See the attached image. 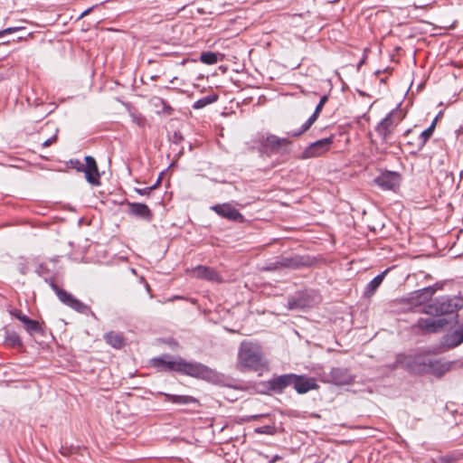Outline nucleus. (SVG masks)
<instances>
[{
    "mask_svg": "<svg viewBox=\"0 0 463 463\" xmlns=\"http://www.w3.org/2000/svg\"><path fill=\"white\" fill-rule=\"evenodd\" d=\"M153 365L162 372H175L207 382H214L219 378L215 370L199 362L186 361L180 356L164 355L154 358Z\"/></svg>",
    "mask_w": 463,
    "mask_h": 463,
    "instance_id": "f257e3e1",
    "label": "nucleus"
},
{
    "mask_svg": "<svg viewBox=\"0 0 463 463\" xmlns=\"http://www.w3.org/2000/svg\"><path fill=\"white\" fill-rule=\"evenodd\" d=\"M56 263V259L41 263L37 268L36 271L39 274V276L43 277L44 280L50 285V287L55 292L57 298L62 304L77 311L78 313L88 314L89 312H90V308L89 306L82 303L80 300L73 297L68 291L60 288L54 283L52 279V274L57 271Z\"/></svg>",
    "mask_w": 463,
    "mask_h": 463,
    "instance_id": "f03ea898",
    "label": "nucleus"
},
{
    "mask_svg": "<svg viewBox=\"0 0 463 463\" xmlns=\"http://www.w3.org/2000/svg\"><path fill=\"white\" fill-rule=\"evenodd\" d=\"M261 346L258 343L242 341L238 351V367L241 372H259L267 368Z\"/></svg>",
    "mask_w": 463,
    "mask_h": 463,
    "instance_id": "7ed1b4c3",
    "label": "nucleus"
},
{
    "mask_svg": "<svg viewBox=\"0 0 463 463\" xmlns=\"http://www.w3.org/2000/svg\"><path fill=\"white\" fill-rule=\"evenodd\" d=\"M463 307V299L458 297L442 296L423 307V312L431 316L452 314Z\"/></svg>",
    "mask_w": 463,
    "mask_h": 463,
    "instance_id": "20e7f679",
    "label": "nucleus"
},
{
    "mask_svg": "<svg viewBox=\"0 0 463 463\" xmlns=\"http://www.w3.org/2000/svg\"><path fill=\"white\" fill-rule=\"evenodd\" d=\"M430 356L427 354H399L396 364L412 373H426Z\"/></svg>",
    "mask_w": 463,
    "mask_h": 463,
    "instance_id": "39448f33",
    "label": "nucleus"
},
{
    "mask_svg": "<svg viewBox=\"0 0 463 463\" xmlns=\"http://www.w3.org/2000/svg\"><path fill=\"white\" fill-rule=\"evenodd\" d=\"M402 118V112L398 109H395L391 110L386 117L378 123L375 131L383 141H387Z\"/></svg>",
    "mask_w": 463,
    "mask_h": 463,
    "instance_id": "423d86ee",
    "label": "nucleus"
},
{
    "mask_svg": "<svg viewBox=\"0 0 463 463\" xmlns=\"http://www.w3.org/2000/svg\"><path fill=\"white\" fill-rule=\"evenodd\" d=\"M316 302L315 296L312 291H299L288 300V308L289 310H302L312 307Z\"/></svg>",
    "mask_w": 463,
    "mask_h": 463,
    "instance_id": "0eeeda50",
    "label": "nucleus"
},
{
    "mask_svg": "<svg viewBox=\"0 0 463 463\" xmlns=\"http://www.w3.org/2000/svg\"><path fill=\"white\" fill-rule=\"evenodd\" d=\"M458 363L456 361H448L443 358H433L430 356L428 363L426 373L432 374L436 377H441L448 372L451 371Z\"/></svg>",
    "mask_w": 463,
    "mask_h": 463,
    "instance_id": "6e6552de",
    "label": "nucleus"
},
{
    "mask_svg": "<svg viewBox=\"0 0 463 463\" xmlns=\"http://www.w3.org/2000/svg\"><path fill=\"white\" fill-rule=\"evenodd\" d=\"M294 373H286L279 376H274L267 382V388L274 393L279 394L283 391L293 386Z\"/></svg>",
    "mask_w": 463,
    "mask_h": 463,
    "instance_id": "1a4fd4ad",
    "label": "nucleus"
},
{
    "mask_svg": "<svg viewBox=\"0 0 463 463\" xmlns=\"http://www.w3.org/2000/svg\"><path fill=\"white\" fill-rule=\"evenodd\" d=\"M210 209L215 212L219 216L229 221L241 222L243 220V216L240 212L229 203L214 204L212 205Z\"/></svg>",
    "mask_w": 463,
    "mask_h": 463,
    "instance_id": "9d476101",
    "label": "nucleus"
},
{
    "mask_svg": "<svg viewBox=\"0 0 463 463\" xmlns=\"http://www.w3.org/2000/svg\"><path fill=\"white\" fill-rule=\"evenodd\" d=\"M327 100H328L327 95L322 96L320 98V100H319L318 104L317 105L313 114L307 119V121L300 127L299 129L291 131L288 133V135L291 137H298V136L302 135L303 133H305L306 131H307L310 128V127L317 119L320 112L322 111L324 105L326 103Z\"/></svg>",
    "mask_w": 463,
    "mask_h": 463,
    "instance_id": "9b49d317",
    "label": "nucleus"
},
{
    "mask_svg": "<svg viewBox=\"0 0 463 463\" xmlns=\"http://www.w3.org/2000/svg\"><path fill=\"white\" fill-rule=\"evenodd\" d=\"M375 184L384 190H392L400 184L401 176L398 173L385 171L375 178Z\"/></svg>",
    "mask_w": 463,
    "mask_h": 463,
    "instance_id": "f8f14e48",
    "label": "nucleus"
},
{
    "mask_svg": "<svg viewBox=\"0 0 463 463\" xmlns=\"http://www.w3.org/2000/svg\"><path fill=\"white\" fill-rule=\"evenodd\" d=\"M289 144L287 138H280L275 135H269L262 142V147L269 149L271 153L285 154L288 152L287 146Z\"/></svg>",
    "mask_w": 463,
    "mask_h": 463,
    "instance_id": "ddd939ff",
    "label": "nucleus"
},
{
    "mask_svg": "<svg viewBox=\"0 0 463 463\" xmlns=\"http://www.w3.org/2000/svg\"><path fill=\"white\" fill-rule=\"evenodd\" d=\"M293 388L298 393L304 394L311 390L317 389L318 385L315 378L294 373Z\"/></svg>",
    "mask_w": 463,
    "mask_h": 463,
    "instance_id": "4468645a",
    "label": "nucleus"
},
{
    "mask_svg": "<svg viewBox=\"0 0 463 463\" xmlns=\"http://www.w3.org/2000/svg\"><path fill=\"white\" fill-rule=\"evenodd\" d=\"M327 382L336 385H347L353 382V377L345 368H332L326 376Z\"/></svg>",
    "mask_w": 463,
    "mask_h": 463,
    "instance_id": "2eb2a0df",
    "label": "nucleus"
},
{
    "mask_svg": "<svg viewBox=\"0 0 463 463\" xmlns=\"http://www.w3.org/2000/svg\"><path fill=\"white\" fill-rule=\"evenodd\" d=\"M85 162L86 165L82 171L85 173L86 180L92 185H99L100 176L95 159L88 156L85 157Z\"/></svg>",
    "mask_w": 463,
    "mask_h": 463,
    "instance_id": "dca6fc26",
    "label": "nucleus"
},
{
    "mask_svg": "<svg viewBox=\"0 0 463 463\" xmlns=\"http://www.w3.org/2000/svg\"><path fill=\"white\" fill-rule=\"evenodd\" d=\"M12 314L24 324L25 330L30 335L43 334V330L37 320L29 318L19 310H14Z\"/></svg>",
    "mask_w": 463,
    "mask_h": 463,
    "instance_id": "f3484780",
    "label": "nucleus"
},
{
    "mask_svg": "<svg viewBox=\"0 0 463 463\" xmlns=\"http://www.w3.org/2000/svg\"><path fill=\"white\" fill-rule=\"evenodd\" d=\"M436 288L433 286L425 287L410 294V301L414 305H421L430 300L435 294Z\"/></svg>",
    "mask_w": 463,
    "mask_h": 463,
    "instance_id": "a211bd4d",
    "label": "nucleus"
},
{
    "mask_svg": "<svg viewBox=\"0 0 463 463\" xmlns=\"http://www.w3.org/2000/svg\"><path fill=\"white\" fill-rule=\"evenodd\" d=\"M445 322L443 318H420L417 322V326L421 330L435 333L444 326Z\"/></svg>",
    "mask_w": 463,
    "mask_h": 463,
    "instance_id": "6ab92c4d",
    "label": "nucleus"
},
{
    "mask_svg": "<svg viewBox=\"0 0 463 463\" xmlns=\"http://www.w3.org/2000/svg\"><path fill=\"white\" fill-rule=\"evenodd\" d=\"M129 213L146 221L152 219V213L148 206L141 203H128Z\"/></svg>",
    "mask_w": 463,
    "mask_h": 463,
    "instance_id": "aec40b11",
    "label": "nucleus"
},
{
    "mask_svg": "<svg viewBox=\"0 0 463 463\" xmlns=\"http://www.w3.org/2000/svg\"><path fill=\"white\" fill-rule=\"evenodd\" d=\"M444 345L448 348H454L463 343V324L453 332L444 336Z\"/></svg>",
    "mask_w": 463,
    "mask_h": 463,
    "instance_id": "412c9836",
    "label": "nucleus"
},
{
    "mask_svg": "<svg viewBox=\"0 0 463 463\" xmlns=\"http://www.w3.org/2000/svg\"><path fill=\"white\" fill-rule=\"evenodd\" d=\"M305 265L303 258L298 255L279 257V266L281 269H298Z\"/></svg>",
    "mask_w": 463,
    "mask_h": 463,
    "instance_id": "4be33fe9",
    "label": "nucleus"
},
{
    "mask_svg": "<svg viewBox=\"0 0 463 463\" xmlns=\"http://www.w3.org/2000/svg\"><path fill=\"white\" fill-rule=\"evenodd\" d=\"M194 276L209 281H221L220 275L212 268L198 266L194 269Z\"/></svg>",
    "mask_w": 463,
    "mask_h": 463,
    "instance_id": "5701e85b",
    "label": "nucleus"
},
{
    "mask_svg": "<svg viewBox=\"0 0 463 463\" xmlns=\"http://www.w3.org/2000/svg\"><path fill=\"white\" fill-rule=\"evenodd\" d=\"M332 137H326L319 139L314 142L308 148V153L312 156H317L324 153L325 151L329 149L330 145L332 144Z\"/></svg>",
    "mask_w": 463,
    "mask_h": 463,
    "instance_id": "b1692460",
    "label": "nucleus"
},
{
    "mask_svg": "<svg viewBox=\"0 0 463 463\" xmlns=\"http://www.w3.org/2000/svg\"><path fill=\"white\" fill-rule=\"evenodd\" d=\"M389 272V269H386L385 270H383V272H381L379 275H377L376 277H374L365 287V289H364V295L366 297H371L373 296L375 291L377 290V288L380 287V285L382 284L383 279L385 278L386 274Z\"/></svg>",
    "mask_w": 463,
    "mask_h": 463,
    "instance_id": "393cba45",
    "label": "nucleus"
},
{
    "mask_svg": "<svg viewBox=\"0 0 463 463\" xmlns=\"http://www.w3.org/2000/svg\"><path fill=\"white\" fill-rule=\"evenodd\" d=\"M166 400L172 403L186 405L192 403H197L196 398L190 395H177V394H165Z\"/></svg>",
    "mask_w": 463,
    "mask_h": 463,
    "instance_id": "a878e982",
    "label": "nucleus"
},
{
    "mask_svg": "<svg viewBox=\"0 0 463 463\" xmlns=\"http://www.w3.org/2000/svg\"><path fill=\"white\" fill-rule=\"evenodd\" d=\"M104 339L108 345L117 349H120L125 344L123 336L113 331L106 333L104 335Z\"/></svg>",
    "mask_w": 463,
    "mask_h": 463,
    "instance_id": "bb28decb",
    "label": "nucleus"
},
{
    "mask_svg": "<svg viewBox=\"0 0 463 463\" xmlns=\"http://www.w3.org/2000/svg\"><path fill=\"white\" fill-rule=\"evenodd\" d=\"M437 119L438 118H435L434 120L431 122L430 126L420 134V136H419V148L420 149L425 146L427 140L432 136L434 129L436 128Z\"/></svg>",
    "mask_w": 463,
    "mask_h": 463,
    "instance_id": "cd10ccee",
    "label": "nucleus"
},
{
    "mask_svg": "<svg viewBox=\"0 0 463 463\" xmlns=\"http://www.w3.org/2000/svg\"><path fill=\"white\" fill-rule=\"evenodd\" d=\"M217 99H218L217 95H208V96L203 97L202 99L196 100L193 104V109H201L206 107L207 105H210V104L215 102L217 100Z\"/></svg>",
    "mask_w": 463,
    "mask_h": 463,
    "instance_id": "c85d7f7f",
    "label": "nucleus"
},
{
    "mask_svg": "<svg viewBox=\"0 0 463 463\" xmlns=\"http://www.w3.org/2000/svg\"><path fill=\"white\" fill-rule=\"evenodd\" d=\"M200 60L205 64H215L218 61V54L213 52H203Z\"/></svg>",
    "mask_w": 463,
    "mask_h": 463,
    "instance_id": "c756f323",
    "label": "nucleus"
},
{
    "mask_svg": "<svg viewBox=\"0 0 463 463\" xmlns=\"http://www.w3.org/2000/svg\"><path fill=\"white\" fill-rule=\"evenodd\" d=\"M5 343L10 346H19L22 345L19 335L14 332L7 333Z\"/></svg>",
    "mask_w": 463,
    "mask_h": 463,
    "instance_id": "7c9ffc66",
    "label": "nucleus"
},
{
    "mask_svg": "<svg viewBox=\"0 0 463 463\" xmlns=\"http://www.w3.org/2000/svg\"><path fill=\"white\" fill-rule=\"evenodd\" d=\"M132 121L139 128H144L146 124V118L138 113H130Z\"/></svg>",
    "mask_w": 463,
    "mask_h": 463,
    "instance_id": "2f4dec72",
    "label": "nucleus"
},
{
    "mask_svg": "<svg viewBox=\"0 0 463 463\" xmlns=\"http://www.w3.org/2000/svg\"><path fill=\"white\" fill-rule=\"evenodd\" d=\"M280 269H281L280 266H279V258H277L273 261L267 262L265 264V266H263V268H262V269L266 270V271H274V270H278Z\"/></svg>",
    "mask_w": 463,
    "mask_h": 463,
    "instance_id": "473e14b6",
    "label": "nucleus"
},
{
    "mask_svg": "<svg viewBox=\"0 0 463 463\" xmlns=\"http://www.w3.org/2000/svg\"><path fill=\"white\" fill-rule=\"evenodd\" d=\"M22 30H24V26H14V27L5 28V29L0 31V38L5 35L11 34L13 33L20 32Z\"/></svg>",
    "mask_w": 463,
    "mask_h": 463,
    "instance_id": "72a5a7b5",
    "label": "nucleus"
},
{
    "mask_svg": "<svg viewBox=\"0 0 463 463\" xmlns=\"http://www.w3.org/2000/svg\"><path fill=\"white\" fill-rule=\"evenodd\" d=\"M255 432L259 434L272 435L274 433V428L269 425L258 427L255 429Z\"/></svg>",
    "mask_w": 463,
    "mask_h": 463,
    "instance_id": "f704fd0d",
    "label": "nucleus"
},
{
    "mask_svg": "<svg viewBox=\"0 0 463 463\" xmlns=\"http://www.w3.org/2000/svg\"><path fill=\"white\" fill-rule=\"evenodd\" d=\"M152 102L154 103L155 106L158 107L159 105L162 106L163 108V110L164 111H170L171 110V107L169 105H167L165 100L161 98H154L152 99Z\"/></svg>",
    "mask_w": 463,
    "mask_h": 463,
    "instance_id": "c9c22d12",
    "label": "nucleus"
},
{
    "mask_svg": "<svg viewBox=\"0 0 463 463\" xmlns=\"http://www.w3.org/2000/svg\"><path fill=\"white\" fill-rule=\"evenodd\" d=\"M433 463H458V460L455 457H440Z\"/></svg>",
    "mask_w": 463,
    "mask_h": 463,
    "instance_id": "e433bc0d",
    "label": "nucleus"
},
{
    "mask_svg": "<svg viewBox=\"0 0 463 463\" xmlns=\"http://www.w3.org/2000/svg\"><path fill=\"white\" fill-rule=\"evenodd\" d=\"M155 186L156 185L145 188H136L135 191L140 195H146L155 188Z\"/></svg>",
    "mask_w": 463,
    "mask_h": 463,
    "instance_id": "4c0bfd02",
    "label": "nucleus"
},
{
    "mask_svg": "<svg viewBox=\"0 0 463 463\" xmlns=\"http://www.w3.org/2000/svg\"><path fill=\"white\" fill-rule=\"evenodd\" d=\"M57 133H58V128L55 129V133H54V135L52 137H51L50 138L46 139L43 143V146L46 147V146H49L50 145H52V143H54L57 140Z\"/></svg>",
    "mask_w": 463,
    "mask_h": 463,
    "instance_id": "58836bf2",
    "label": "nucleus"
},
{
    "mask_svg": "<svg viewBox=\"0 0 463 463\" xmlns=\"http://www.w3.org/2000/svg\"><path fill=\"white\" fill-rule=\"evenodd\" d=\"M71 165H73V167L77 168L78 171H82L83 168H84V165L79 161V160H75V161H71Z\"/></svg>",
    "mask_w": 463,
    "mask_h": 463,
    "instance_id": "ea45409f",
    "label": "nucleus"
},
{
    "mask_svg": "<svg viewBox=\"0 0 463 463\" xmlns=\"http://www.w3.org/2000/svg\"><path fill=\"white\" fill-rule=\"evenodd\" d=\"M183 139L182 135L179 132H175L173 135V141L175 143H179Z\"/></svg>",
    "mask_w": 463,
    "mask_h": 463,
    "instance_id": "a19ab883",
    "label": "nucleus"
},
{
    "mask_svg": "<svg viewBox=\"0 0 463 463\" xmlns=\"http://www.w3.org/2000/svg\"><path fill=\"white\" fill-rule=\"evenodd\" d=\"M91 10H92V7H90V8H89V9L85 10L84 12H82V13H81V14L80 15V18H81V17H83V16L87 15L88 14H90V12Z\"/></svg>",
    "mask_w": 463,
    "mask_h": 463,
    "instance_id": "79ce46f5",
    "label": "nucleus"
},
{
    "mask_svg": "<svg viewBox=\"0 0 463 463\" xmlns=\"http://www.w3.org/2000/svg\"><path fill=\"white\" fill-rule=\"evenodd\" d=\"M280 457L279 455H275L270 460L269 463H274L276 460L279 459Z\"/></svg>",
    "mask_w": 463,
    "mask_h": 463,
    "instance_id": "37998d69",
    "label": "nucleus"
}]
</instances>
